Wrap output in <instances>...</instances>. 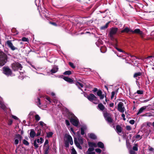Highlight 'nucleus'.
<instances>
[{
    "label": "nucleus",
    "instance_id": "f257e3e1",
    "mask_svg": "<svg viewBox=\"0 0 154 154\" xmlns=\"http://www.w3.org/2000/svg\"><path fill=\"white\" fill-rule=\"evenodd\" d=\"M7 56L3 52L0 51V66H4L6 63Z\"/></svg>",
    "mask_w": 154,
    "mask_h": 154
},
{
    "label": "nucleus",
    "instance_id": "f03ea898",
    "mask_svg": "<svg viewBox=\"0 0 154 154\" xmlns=\"http://www.w3.org/2000/svg\"><path fill=\"white\" fill-rule=\"evenodd\" d=\"M88 99L90 101L93 102L95 104H97L99 102V100H98L97 97L92 94H90L87 97Z\"/></svg>",
    "mask_w": 154,
    "mask_h": 154
},
{
    "label": "nucleus",
    "instance_id": "7ed1b4c3",
    "mask_svg": "<svg viewBox=\"0 0 154 154\" xmlns=\"http://www.w3.org/2000/svg\"><path fill=\"white\" fill-rule=\"evenodd\" d=\"M11 66L13 70L14 71L18 70H21L23 68L22 65L18 62H15L12 63L11 64Z\"/></svg>",
    "mask_w": 154,
    "mask_h": 154
},
{
    "label": "nucleus",
    "instance_id": "20e7f679",
    "mask_svg": "<svg viewBox=\"0 0 154 154\" xmlns=\"http://www.w3.org/2000/svg\"><path fill=\"white\" fill-rule=\"evenodd\" d=\"M118 29L117 27H112L110 29L109 33V36L111 40L114 39L113 35H115L118 30Z\"/></svg>",
    "mask_w": 154,
    "mask_h": 154
},
{
    "label": "nucleus",
    "instance_id": "39448f33",
    "mask_svg": "<svg viewBox=\"0 0 154 154\" xmlns=\"http://www.w3.org/2000/svg\"><path fill=\"white\" fill-rule=\"evenodd\" d=\"M3 70L4 73L8 76H11L12 74V72L11 69L8 67H3Z\"/></svg>",
    "mask_w": 154,
    "mask_h": 154
},
{
    "label": "nucleus",
    "instance_id": "423d86ee",
    "mask_svg": "<svg viewBox=\"0 0 154 154\" xmlns=\"http://www.w3.org/2000/svg\"><path fill=\"white\" fill-rule=\"evenodd\" d=\"M94 93L97 91V96L99 97L100 98V100L103 99L104 97V94H102V92L100 90H97V89L96 88H94V89L92 90Z\"/></svg>",
    "mask_w": 154,
    "mask_h": 154
},
{
    "label": "nucleus",
    "instance_id": "0eeeda50",
    "mask_svg": "<svg viewBox=\"0 0 154 154\" xmlns=\"http://www.w3.org/2000/svg\"><path fill=\"white\" fill-rule=\"evenodd\" d=\"M131 32L133 34H136L140 35L142 38H143L144 37V34L143 32L139 29H135L134 30H132Z\"/></svg>",
    "mask_w": 154,
    "mask_h": 154
},
{
    "label": "nucleus",
    "instance_id": "6e6552de",
    "mask_svg": "<svg viewBox=\"0 0 154 154\" xmlns=\"http://www.w3.org/2000/svg\"><path fill=\"white\" fill-rule=\"evenodd\" d=\"M70 121L72 125L76 127H77L79 123V120L76 117L71 119Z\"/></svg>",
    "mask_w": 154,
    "mask_h": 154
},
{
    "label": "nucleus",
    "instance_id": "1a4fd4ad",
    "mask_svg": "<svg viewBox=\"0 0 154 154\" xmlns=\"http://www.w3.org/2000/svg\"><path fill=\"white\" fill-rule=\"evenodd\" d=\"M8 47L12 51H14L15 50H17L18 48L13 46L11 40H8L6 43Z\"/></svg>",
    "mask_w": 154,
    "mask_h": 154
},
{
    "label": "nucleus",
    "instance_id": "9d476101",
    "mask_svg": "<svg viewBox=\"0 0 154 154\" xmlns=\"http://www.w3.org/2000/svg\"><path fill=\"white\" fill-rule=\"evenodd\" d=\"M118 110L121 112L123 113L125 111V107L123 106V103L122 102L119 103L118 105Z\"/></svg>",
    "mask_w": 154,
    "mask_h": 154
},
{
    "label": "nucleus",
    "instance_id": "9b49d317",
    "mask_svg": "<svg viewBox=\"0 0 154 154\" xmlns=\"http://www.w3.org/2000/svg\"><path fill=\"white\" fill-rule=\"evenodd\" d=\"M61 78H63V79L65 81L68 82L70 83H73V81L71 79L68 77L64 76L63 75L61 76Z\"/></svg>",
    "mask_w": 154,
    "mask_h": 154
},
{
    "label": "nucleus",
    "instance_id": "f8f14e48",
    "mask_svg": "<svg viewBox=\"0 0 154 154\" xmlns=\"http://www.w3.org/2000/svg\"><path fill=\"white\" fill-rule=\"evenodd\" d=\"M15 137L17 139L15 140L14 143L15 145H17L19 142L18 140L21 141L22 139V137L20 134H17L15 135Z\"/></svg>",
    "mask_w": 154,
    "mask_h": 154
},
{
    "label": "nucleus",
    "instance_id": "ddd939ff",
    "mask_svg": "<svg viewBox=\"0 0 154 154\" xmlns=\"http://www.w3.org/2000/svg\"><path fill=\"white\" fill-rule=\"evenodd\" d=\"M77 134L78 135V138L79 141V143H80V145H82L83 144V139L81 137V136L79 134V131H78L77 132Z\"/></svg>",
    "mask_w": 154,
    "mask_h": 154
},
{
    "label": "nucleus",
    "instance_id": "4468645a",
    "mask_svg": "<svg viewBox=\"0 0 154 154\" xmlns=\"http://www.w3.org/2000/svg\"><path fill=\"white\" fill-rule=\"evenodd\" d=\"M44 154H48L49 152V146L47 145L46 146H43Z\"/></svg>",
    "mask_w": 154,
    "mask_h": 154
},
{
    "label": "nucleus",
    "instance_id": "2eb2a0df",
    "mask_svg": "<svg viewBox=\"0 0 154 154\" xmlns=\"http://www.w3.org/2000/svg\"><path fill=\"white\" fill-rule=\"evenodd\" d=\"M74 143L78 148L80 149H82V147L80 145L79 143L78 142L77 139L76 138H74Z\"/></svg>",
    "mask_w": 154,
    "mask_h": 154
},
{
    "label": "nucleus",
    "instance_id": "dca6fc26",
    "mask_svg": "<svg viewBox=\"0 0 154 154\" xmlns=\"http://www.w3.org/2000/svg\"><path fill=\"white\" fill-rule=\"evenodd\" d=\"M132 29H130L128 27H126L123 29L121 31V33H128L129 32H131Z\"/></svg>",
    "mask_w": 154,
    "mask_h": 154
},
{
    "label": "nucleus",
    "instance_id": "f3484780",
    "mask_svg": "<svg viewBox=\"0 0 154 154\" xmlns=\"http://www.w3.org/2000/svg\"><path fill=\"white\" fill-rule=\"evenodd\" d=\"M36 142L38 143H40V140L39 139H37L35 140L34 141L33 145L36 149L38 148L39 146L38 144H37Z\"/></svg>",
    "mask_w": 154,
    "mask_h": 154
},
{
    "label": "nucleus",
    "instance_id": "a211bd4d",
    "mask_svg": "<svg viewBox=\"0 0 154 154\" xmlns=\"http://www.w3.org/2000/svg\"><path fill=\"white\" fill-rule=\"evenodd\" d=\"M68 119L70 120V121L71 119H74L76 117L73 113L69 112L68 114Z\"/></svg>",
    "mask_w": 154,
    "mask_h": 154
},
{
    "label": "nucleus",
    "instance_id": "6ab92c4d",
    "mask_svg": "<svg viewBox=\"0 0 154 154\" xmlns=\"http://www.w3.org/2000/svg\"><path fill=\"white\" fill-rule=\"evenodd\" d=\"M75 84L76 86H77L78 88L79 89H80L82 91V89L81 88H83L84 87V85L82 83L79 82L78 81H76L75 82Z\"/></svg>",
    "mask_w": 154,
    "mask_h": 154
},
{
    "label": "nucleus",
    "instance_id": "aec40b11",
    "mask_svg": "<svg viewBox=\"0 0 154 154\" xmlns=\"http://www.w3.org/2000/svg\"><path fill=\"white\" fill-rule=\"evenodd\" d=\"M147 106H143L141 107L139 110L138 112L137 113V115H138L139 114L142 113L143 111L145 110L147 108Z\"/></svg>",
    "mask_w": 154,
    "mask_h": 154
},
{
    "label": "nucleus",
    "instance_id": "412c9836",
    "mask_svg": "<svg viewBox=\"0 0 154 154\" xmlns=\"http://www.w3.org/2000/svg\"><path fill=\"white\" fill-rule=\"evenodd\" d=\"M36 135V133L33 129H32L30 130V136L32 138H33Z\"/></svg>",
    "mask_w": 154,
    "mask_h": 154
},
{
    "label": "nucleus",
    "instance_id": "4be33fe9",
    "mask_svg": "<svg viewBox=\"0 0 154 154\" xmlns=\"http://www.w3.org/2000/svg\"><path fill=\"white\" fill-rule=\"evenodd\" d=\"M116 130L117 133H121L122 132V128L119 125H117L116 126Z\"/></svg>",
    "mask_w": 154,
    "mask_h": 154
},
{
    "label": "nucleus",
    "instance_id": "5701e85b",
    "mask_svg": "<svg viewBox=\"0 0 154 154\" xmlns=\"http://www.w3.org/2000/svg\"><path fill=\"white\" fill-rule=\"evenodd\" d=\"M88 143L89 147H97V145L95 143L88 142Z\"/></svg>",
    "mask_w": 154,
    "mask_h": 154
},
{
    "label": "nucleus",
    "instance_id": "b1692460",
    "mask_svg": "<svg viewBox=\"0 0 154 154\" xmlns=\"http://www.w3.org/2000/svg\"><path fill=\"white\" fill-rule=\"evenodd\" d=\"M58 68L57 66L54 67L51 70V72L52 73H54L57 72Z\"/></svg>",
    "mask_w": 154,
    "mask_h": 154
},
{
    "label": "nucleus",
    "instance_id": "393cba45",
    "mask_svg": "<svg viewBox=\"0 0 154 154\" xmlns=\"http://www.w3.org/2000/svg\"><path fill=\"white\" fill-rule=\"evenodd\" d=\"M97 146L99 147L102 149L104 148V144L103 143L101 142H99L97 143Z\"/></svg>",
    "mask_w": 154,
    "mask_h": 154
},
{
    "label": "nucleus",
    "instance_id": "a878e982",
    "mask_svg": "<svg viewBox=\"0 0 154 154\" xmlns=\"http://www.w3.org/2000/svg\"><path fill=\"white\" fill-rule=\"evenodd\" d=\"M65 137L67 138L66 141H68L69 142L72 140L71 136L70 135L66 134Z\"/></svg>",
    "mask_w": 154,
    "mask_h": 154
},
{
    "label": "nucleus",
    "instance_id": "bb28decb",
    "mask_svg": "<svg viewBox=\"0 0 154 154\" xmlns=\"http://www.w3.org/2000/svg\"><path fill=\"white\" fill-rule=\"evenodd\" d=\"M98 107L100 109L101 111H103L105 109L104 106L102 103H100L98 104Z\"/></svg>",
    "mask_w": 154,
    "mask_h": 154
},
{
    "label": "nucleus",
    "instance_id": "cd10ccee",
    "mask_svg": "<svg viewBox=\"0 0 154 154\" xmlns=\"http://www.w3.org/2000/svg\"><path fill=\"white\" fill-rule=\"evenodd\" d=\"M89 136L91 139L94 140L96 139L97 138V136L95 135L92 133L90 134Z\"/></svg>",
    "mask_w": 154,
    "mask_h": 154
},
{
    "label": "nucleus",
    "instance_id": "c85d7f7f",
    "mask_svg": "<svg viewBox=\"0 0 154 154\" xmlns=\"http://www.w3.org/2000/svg\"><path fill=\"white\" fill-rule=\"evenodd\" d=\"M109 23L110 22H109L106 23L105 25L101 26L100 29L101 30H104L107 28Z\"/></svg>",
    "mask_w": 154,
    "mask_h": 154
},
{
    "label": "nucleus",
    "instance_id": "c756f323",
    "mask_svg": "<svg viewBox=\"0 0 154 154\" xmlns=\"http://www.w3.org/2000/svg\"><path fill=\"white\" fill-rule=\"evenodd\" d=\"M142 73L140 72L135 73L133 75L134 78H135L138 76H140L142 75Z\"/></svg>",
    "mask_w": 154,
    "mask_h": 154
},
{
    "label": "nucleus",
    "instance_id": "7c9ffc66",
    "mask_svg": "<svg viewBox=\"0 0 154 154\" xmlns=\"http://www.w3.org/2000/svg\"><path fill=\"white\" fill-rule=\"evenodd\" d=\"M71 74L72 72L70 70L66 71L63 73V74L65 75H69Z\"/></svg>",
    "mask_w": 154,
    "mask_h": 154
},
{
    "label": "nucleus",
    "instance_id": "2f4dec72",
    "mask_svg": "<svg viewBox=\"0 0 154 154\" xmlns=\"http://www.w3.org/2000/svg\"><path fill=\"white\" fill-rule=\"evenodd\" d=\"M47 137L48 138L51 137L53 134V133L52 132H50L47 133Z\"/></svg>",
    "mask_w": 154,
    "mask_h": 154
},
{
    "label": "nucleus",
    "instance_id": "473e14b6",
    "mask_svg": "<svg viewBox=\"0 0 154 154\" xmlns=\"http://www.w3.org/2000/svg\"><path fill=\"white\" fill-rule=\"evenodd\" d=\"M105 118H107L108 117L111 116V115L110 113L107 112H105L103 114Z\"/></svg>",
    "mask_w": 154,
    "mask_h": 154
},
{
    "label": "nucleus",
    "instance_id": "72a5a7b5",
    "mask_svg": "<svg viewBox=\"0 0 154 154\" xmlns=\"http://www.w3.org/2000/svg\"><path fill=\"white\" fill-rule=\"evenodd\" d=\"M106 120L109 123H112L113 121V120L111 116L108 117L106 119Z\"/></svg>",
    "mask_w": 154,
    "mask_h": 154
},
{
    "label": "nucleus",
    "instance_id": "f704fd0d",
    "mask_svg": "<svg viewBox=\"0 0 154 154\" xmlns=\"http://www.w3.org/2000/svg\"><path fill=\"white\" fill-rule=\"evenodd\" d=\"M35 119L36 121L37 122L39 121L40 119V117L39 116L38 114H36L35 116Z\"/></svg>",
    "mask_w": 154,
    "mask_h": 154
},
{
    "label": "nucleus",
    "instance_id": "c9c22d12",
    "mask_svg": "<svg viewBox=\"0 0 154 154\" xmlns=\"http://www.w3.org/2000/svg\"><path fill=\"white\" fill-rule=\"evenodd\" d=\"M106 48L105 47H102L100 49V51L102 53H104L106 51Z\"/></svg>",
    "mask_w": 154,
    "mask_h": 154
},
{
    "label": "nucleus",
    "instance_id": "e433bc0d",
    "mask_svg": "<svg viewBox=\"0 0 154 154\" xmlns=\"http://www.w3.org/2000/svg\"><path fill=\"white\" fill-rule=\"evenodd\" d=\"M23 143L26 146H28L29 145V143L25 139L23 140Z\"/></svg>",
    "mask_w": 154,
    "mask_h": 154
},
{
    "label": "nucleus",
    "instance_id": "4c0bfd02",
    "mask_svg": "<svg viewBox=\"0 0 154 154\" xmlns=\"http://www.w3.org/2000/svg\"><path fill=\"white\" fill-rule=\"evenodd\" d=\"M84 129H85L86 128H83L82 127L80 128L81 131V134L82 135H83L84 134H85V131H84Z\"/></svg>",
    "mask_w": 154,
    "mask_h": 154
},
{
    "label": "nucleus",
    "instance_id": "58836bf2",
    "mask_svg": "<svg viewBox=\"0 0 154 154\" xmlns=\"http://www.w3.org/2000/svg\"><path fill=\"white\" fill-rule=\"evenodd\" d=\"M37 131V133L36 134V136H39L41 133V128H39V129H38Z\"/></svg>",
    "mask_w": 154,
    "mask_h": 154
},
{
    "label": "nucleus",
    "instance_id": "ea45409f",
    "mask_svg": "<svg viewBox=\"0 0 154 154\" xmlns=\"http://www.w3.org/2000/svg\"><path fill=\"white\" fill-rule=\"evenodd\" d=\"M64 146L66 148H68L69 146V142L68 141H65L64 142Z\"/></svg>",
    "mask_w": 154,
    "mask_h": 154
},
{
    "label": "nucleus",
    "instance_id": "a19ab883",
    "mask_svg": "<svg viewBox=\"0 0 154 154\" xmlns=\"http://www.w3.org/2000/svg\"><path fill=\"white\" fill-rule=\"evenodd\" d=\"M22 41L23 42H28L29 40L28 38H26L25 37H23L22 38Z\"/></svg>",
    "mask_w": 154,
    "mask_h": 154
},
{
    "label": "nucleus",
    "instance_id": "79ce46f5",
    "mask_svg": "<svg viewBox=\"0 0 154 154\" xmlns=\"http://www.w3.org/2000/svg\"><path fill=\"white\" fill-rule=\"evenodd\" d=\"M116 49L118 51H119V52H122L123 53H124V54H126V53L123 50H122V49H120V48H116Z\"/></svg>",
    "mask_w": 154,
    "mask_h": 154
},
{
    "label": "nucleus",
    "instance_id": "37998d69",
    "mask_svg": "<svg viewBox=\"0 0 154 154\" xmlns=\"http://www.w3.org/2000/svg\"><path fill=\"white\" fill-rule=\"evenodd\" d=\"M137 93L139 94H143V91L142 90H137Z\"/></svg>",
    "mask_w": 154,
    "mask_h": 154
},
{
    "label": "nucleus",
    "instance_id": "c03bdc74",
    "mask_svg": "<svg viewBox=\"0 0 154 154\" xmlns=\"http://www.w3.org/2000/svg\"><path fill=\"white\" fill-rule=\"evenodd\" d=\"M37 101L36 102L37 103H38L37 104V105L38 106H39V105L41 104V101H40V99L39 98H37Z\"/></svg>",
    "mask_w": 154,
    "mask_h": 154
},
{
    "label": "nucleus",
    "instance_id": "a18cd8bd",
    "mask_svg": "<svg viewBox=\"0 0 154 154\" xmlns=\"http://www.w3.org/2000/svg\"><path fill=\"white\" fill-rule=\"evenodd\" d=\"M69 64L72 68H75V66L74 65V64L73 63L71 62H69Z\"/></svg>",
    "mask_w": 154,
    "mask_h": 154
},
{
    "label": "nucleus",
    "instance_id": "49530a36",
    "mask_svg": "<svg viewBox=\"0 0 154 154\" xmlns=\"http://www.w3.org/2000/svg\"><path fill=\"white\" fill-rule=\"evenodd\" d=\"M95 151L98 153H100L101 152V149L99 148H97L95 149Z\"/></svg>",
    "mask_w": 154,
    "mask_h": 154
},
{
    "label": "nucleus",
    "instance_id": "de8ad7c7",
    "mask_svg": "<svg viewBox=\"0 0 154 154\" xmlns=\"http://www.w3.org/2000/svg\"><path fill=\"white\" fill-rule=\"evenodd\" d=\"M39 125L42 127L43 126H46V124H45L42 121H40L39 122Z\"/></svg>",
    "mask_w": 154,
    "mask_h": 154
},
{
    "label": "nucleus",
    "instance_id": "09e8293b",
    "mask_svg": "<svg viewBox=\"0 0 154 154\" xmlns=\"http://www.w3.org/2000/svg\"><path fill=\"white\" fill-rule=\"evenodd\" d=\"M48 140H45V141L44 143L43 146L45 147L46 146V145H48Z\"/></svg>",
    "mask_w": 154,
    "mask_h": 154
},
{
    "label": "nucleus",
    "instance_id": "8fccbe9b",
    "mask_svg": "<svg viewBox=\"0 0 154 154\" xmlns=\"http://www.w3.org/2000/svg\"><path fill=\"white\" fill-rule=\"evenodd\" d=\"M45 98L50 103H51V99L49 97H48V96H46L45 97Z\"/></svg>",
    "mask_w": 154,
    "mask_h": 154
},
{
    "label": "nucleus",
    "instance_id": "3c124183",
    "mask_svg": "<svg viewBox=\"0 0 154 154\" xmlns=\"http://www.w3.org/2000/svg\"><path fill=\"white\" fill-rule=\"evenodd\" d=\"M115 94V91H112L111 93V99H112L114 97V96Z\"/></svg>",
    "mask_w": 154,
    "mask_h": 154
},
{
    "label": "nucleus",
    "instance_id": "603ef678",
    "mask_svg": "<svg viewBox=\"0 0 154 154\" xmlns=\"http://www.w3.org/2000/svg\"><path fill=\"white\" fill-rule=\"evenodd\" d=\"M94 150V148L93 147L89 148L88 149V151L89 152H92Z\"/></svg>",
    "mask_w": 154,
    "mask_h": 154
},
{
    "label": "nucleus",
    "instance_id": "864d4df0",
    "mask_svg": "<svg viewBox=\"0 0 154 154\" xmlns=\"http://www.w3.org/2000/svg\"><path fill=\"white\" fill-rule=\"evenodd\" d=\"M126 128L127 130L128 131H130L131 129V127L129 125L127 126L126 127Z\"/></svg>",
    "mask_w": 154,
    "mask_h": 154
},
{
    "label": "nucleus",
    "instance_id": "5fc2aeb1",
    "mask_svg": "<svg viewBox=\"0 0 154 154\" xmlns=\"http://www.w3.org/2000/svg\"><path fill=\"white\" fill-rule=\"evenodd\" d=\"M50 23L54 26H57V24L55 22H50Z\"/></svg>",
    "mask_w": 154,
    "mask_h": 154
},
{
    "label": "nucleus",
    "instance_id": "6e6d98bb",
    "mask_svg": "<svg viewBox=\"0 0 154 154\" xmlns=\"http://www.w3.org/2000/svg\"><path fill=\"white\" fill-rule=\"evenodd\" d=\"M135 121L134 120H131L129 121V123L132 125L134 124Z\"/></svg>",
    "mask_w": 154,
    "mask_h": 154
},
{
    "label": "nucleus",
    "instance_id": "4d7b16f0",
    "mask_svg": "<svg viewBox=\"0 0 154 154\" xmlns=\"http://www.w3.org/2000/svg\"><path fill=\"white\" fill-rule=\"evenodd\" d=\"M65 123L66 125L67 126H69L70 125V123L69 122V121L67 120H65Z\"/></svg>",
    "mask_w": 154,
    "mask_h": 154
},
{
    "label": "nucleus",
    "instance_id": "13d9d810",
    "mask_svg": "<svg viewBox=\"0 0 154 154\" xmlns=\"http://www.w3.org/2000/svg\"><path fill=\"white\" fill-rule=\"evenodd\" d=\"M133 149L134 151H137L138 150V148L137 146H135L133 147Z\"/></svg>",
    "mask_w": 154,
    "mask_h": 154
},
{
    "label": "nucleus",
    "instance_id": "bf43d9fd",
    "mask_svg": "<svg viewBox=\"0 0 154 154\" xmlns=\"http://www.w3.org/2000/svg\"><path fill=\"white\" fill-rule=\"evenodd\" d=\"M130 154H136L135 152L133 150H131L130 151Z\"/></svg>",
    "mask_w": 154,
    "mask_h": 154
},
{
    "label": "nucleus",
    "instance_id": "052dcab7",
    "mask_svg": "<svg viewBox=\"0 0 154 154\" xmlns=\"http://www.w3.org/2000/svg\"><path fill=\"white\" fill-rule=\"evenodd\" d=\"M12 117L15 120H18L19 119L18 118H17V117H16V116H15L12 115Z\"/></svg>",
    "mask_w": 154,
    "mask_h": 154
},
{
    "label": "nucleus",
    "instance_id": "680f3d73",
    "mask_svg": "<svg viewBox=\"0 0 154 154\" xmlns=\"http://www.w3.org/2000/svg\"><path fill=\"white\" fill-rule=\"evenodd\" d=\"M122 117L123 118V119L125 121V120H126V119L125 118V115L123 113L122 115Z\"/></svg>",
    "mask_w": 154,
    "mask_h": 154
},
{
    "label": "nucleus",
    "instance_id": "e2e57ef3",
    "mask_svg": "<svg viewBox=\"0 0 154 154\" xmlns=\"http://www.w3.org/2000/svg\"><path fill=\"white\" fill-rule=\"evenodd\" d=\"M13 122V121L12 120H10L8 122V125H11L12 124Z\"/></svg>",
    "mask_w": 154,
    "mask_h": 154
},
{
    "label": "nucleus",
    "instance_id": "0e129e2a",
    "mask_svg": "<svg viewBox=\"0 0 154 154\" xmlns=\"http://www.w3.org/2000/svg\"><path fill=\"white\" fill-rule=\"evenodd\" d=\"M39 140H40V143H42L43 142V139L42 137H40Z\"/></svg>",
    "mask_w": 154,
    "mask_h": 154
},
{
    "label": "nucleus",
    "instance_id": "69168bd1",
    "mask_svg": "<svg viewBox=\"0 0 154 154\" xmlns=\"http://www.w3.org/2000/svg\"><path fill=\"white\" fill-rule=\"evenodd\" d=\"M71 154H77V152L74 149V150L72 151Z\"/></svg>",
    "mask_w": 154,
    "mask_h": 154
},
{
    "label": "nucleus",
    "instance_id": "338daca9",
    "mask_svg": "<svg viewBox=\"0 0 154 154\" xmlns=\"http://www.w3.org/2000/svg\"><path fill=\"white\" fill-rule=\"evenodd\" d=\"M109 105L110 107H113L114 106V103H111L109 104Z\"/></svg>",
    "mask_w": 154,
    "mask_h": 154
},
{
    "label": "nucleus",
    "instance_id": "774afa93",
    "mask_svg": "<svg viewBox=\"0 0 154 154\" xmlns=\"http://www.w3.org/2000/svg\"><path fill=\"white\" fill-rule=\"evenodd\" d=\"M87 154H95V153L94 152H92L87 153Z\"/></svg>",
    "mask_w": 154,
    "mask_h": 154
}]
</instances>
